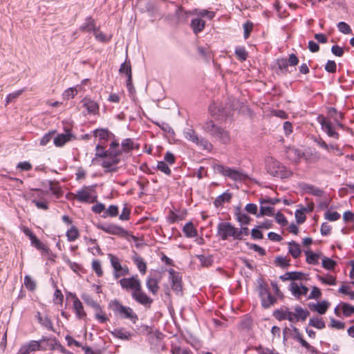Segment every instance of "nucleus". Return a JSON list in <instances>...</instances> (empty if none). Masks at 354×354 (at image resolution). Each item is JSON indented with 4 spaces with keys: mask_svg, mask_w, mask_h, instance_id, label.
I'll return each instance as SVG.
<instances>
[{
    "mask_svg": "<svg viewBox=\"0 0 354 354\" xmlns=\"http://www.w3.org/2000/svg\"><path fill=\"white\" fill-rule=\"evenodd\" d=\"M120 154L121 150L119 147V143L116 141H113L107 150H106L101 144H97L95 147V154L93 162H98L100 161V165L103 167L111 169L120 162Z\"/></svg>",
    "mask_w": 354,
    "mask_h": 354,
    "instance_id": "obj_1",
    "label": "nucleus"
},
{
    "mask_svg": "<svg viewBox=\"0 0 354 354\" xmlns=\"http://www.w3.org/2000/svg\"><path fill=\"white\" fill-rule=\"evenodd\" d=\"M266 167L268 173L274 177L286 178L292 174L283 164L272 157L266 159Z\"/></svg>",
    "mask_w": 354,
    "mask_h": 354,
    "instance_id": "obj_2",
    "label": "nucleus"
},
{
    "mask_svg": "<svg viewBox=\"0 0 354 354\" xmlns=\"http://www.w3.org/2000/svg\"><path fill=\"white\" fill-rule=\"evenodd\" d=\"M241 232L242 230H238V228L228 222H221L217 226V236L223 241L230 238L241 240Z\"/></svg>",
    "mask_w": 354,
    "mask_h": 354,
    "instance_id": "obj_3",
    "label": "nucleus"
},
{
    "mask_svg": "<svg viewBox=\"0 0 354 354\" xmlns=\"http://www.w3.org/2000/svg\"><path fill=\"white\" fill-rule=\"evenodd\" d=\"M109 306L115 315H119L122 318L129 319L133 323H136L138 320V316L132 308L129 306H123L117 300L111 301L109 303Z\"/></svg>",
    "mask_w": 354,
    "mask_h": 354,
    "instance_id": "obj_4",
    "label": "nucleus"
},
{
    "mask_svg": "<svg viewBox=\"0 0 354 354\" xmlns=\"http://www.w3.org/2000/svg\"><path fill=\"white\" fill-rule=\"evenodd\" d=\"M183 135L187 140L196 144L201 149L210 151L213 149L212 145L207 140L198 136L196 131L191 128L185 129Z\"/></svg>",
    "mask_w": 354,
    "mask_h": 354,
    "instance_id": "obj_5",
    "label": "nucleus"
},
{
    "mask_svg": "<svg viewBox=\"0 0 354 354\" xmlns=\"http://www.w3.org/2000/svg\"><path fill=\"white\" fill-rule=\"evenodd\" d=\"M214 169L234 181H243L247 178L245 174L234 167H229L223 165H216L214 166Z\"/></svg>",
    "mask_w": 354,
    "mask_h": 354,
    "instance_id": "obj_6",
    "label": "nucleus"
},
{
    "mask_svg": "<svg viewBox=\"0 0 354 354\" xmlns=\"http://www.w3.org/2000/svg\"><path fill=\"white\" fill-rule=\"evenodd\" d=\"M95 187V185L82 187L74 194L75 198L80 203H89L94 202L95 199V196L93 195Z\"/></svg>",
    "mask_w": 354,
    "mask_h": 354,
    "instance_id": "obj_7",
    "label": "nucleus"
},
{
    "mask_svg": "<svg viewBox=\"0 0 354 354\" xmlns=\"http://www.w3.org/2000/svg\"><path fill=\"white\" fill-rule=\"evenodd\" d=\"M25 235L28 236L31 241V245L40 250L44 255H50V250L35 236V234L27 227L22 229Z\"/></svg>",
    "mask_w": 354,
    "mask_h": 354,
    "instance_id": "obj_8",
    "label": "nucleus"
},
{
    "mask_svg": "<svg viewBox=\"0 0 354 354\" xmlns=\"http://www.w3.org/2000/svg\"><path fill=\"white\" fill-rule=\"evenodd\" d=\"M25 235L28 236L31 241V245L40 250L44 255H50V250L35 236V234L27 227L22 229Z\"/></svg>",
    "mask_w": 354,
    "mask_h": 354,
    "instance_id": "obj_9",
    "label": "nucleus"
},
{
    "mask_svg": "<svg viewBox=\"0 0 354 354\" xmlns=\"http://www.w3.org/2000/svg\"><path fill=\"white\" fill-rule=\"evenodd\" d=\"M119 283L122 289L126 290L136 292L137 290H140V288L142 286L141 281L138 279V275H133L131 277L123 278L119 281Z\"/></svg>",
    "mask_w": 354,
    "mask_h": 354,
    "instance_id": "obj_10",
    "label": "nucleus"
},
{
    "mask_svg": "<svg viewBox=\"0 0 354 354\" xmlns=\"http://www.w3.org/2000/svg\"><path fill=\"white\" fill-rule=\"evenodd\" d=\"M108 257L110 260L111 265L114 270L113 276L115 279L129 274V270L128 267L127 266H122L119 259L116 256L112 254H109Z\"/></svg>",
    "mask_w": 354,
    "mask_h": 354,
    "instance_id": "obj_11",
    "label": "nucleus"
},
{
    "mask_svg": "<svg viewBox=\"0 0 354 354\" xmlns=\"http://www.w3.org/2000/svg\"><path fill=\"white\" fill-rule=\"evenodd\" d=\"M317 121L321 124L322 130L329 137L334 138L335 139L339 138V133L335 131V126L330 120L323 115H319L317 117Z\"/></svg>",
    "mask_w": 354,
    "mask_h": 354,
    "instance_id": "obj_12",
    "label": "nucleus"
},
{
    "mask_svg": "<svg viewBox=\"0 0 354 354\" xmlns=\"http://www.w3.org/2000/svg\"><path fill=\"white\" fill-rule=\"evenodd\" d=\"M97 227L104 232L112 235L123 236L127 234V231L123 227L115 224H98Z\"/></svg>",
    "mask_w": 354,
    "mask_h": 354,
    "instance_id": "obj_13",
    "label": "nucleus"
},
{
    "mask_svg": "<svg viewBox=\"0 0 354 354\" xmlns=\"http://www.w3.org/2000/svg\"><path fill=\"white\" fill-rule=\"evenodd\" d=\"M273 316L279 321L288 319L290 322H295V316L293 312L287 307H281L273 313Z\"/></svg>",
    "mask_w": 354,
    "mask_h": 354,
    "instance_id": "obj_14",
    "label": "nucleus"
},
{
    "mask_svg": "<svg viewBox=\"0 0 354 354\" xmlns=\"http://www.w3.org/2000/svg\"><path fill=\"white\" fill-rule=\"evenodd\" d=\"M289 290L296 299L306 296L308 292V288L301 282H292L289 286Z\"/></svg>",
    "mask_w": 354,
    "mask_h": 354,
    "instance_id": "obj_15",
    "label": "nucleus"
},
{
    "mask_svg": "<svg viewBox=\"0 0 354 354\" xmlns=\"http://www.w3.org/2000/svg\"><path fill=\"white\" fill-rule=\"evenodd\" d=\"M169 274V280L171 282L172 289L178 294L182 290L181 286V277L179 274L176 272L174 269H169L168 270Z\"/></svg>",
    "mask_w": 354,
    "mask_h": 354,
    "instance_id": "obj_16",
    "label": "nucleus"
},
{
    "mask_svg": "<svg viewBox=\"0 0 354 354\" xmlns=\"http://www.w3.org/2000/svg\"><path fill=\"white\" fill-rule=\"evenodd\" d=\"M131 297L137 302L144 306H150L153 302V299L143 292L142 286L140 288V290H137L136 292H132Z\"/></svg>",
    "mask_w": 354,
    "mask_h": 354,
    "instance_id": "obj_17",
    "label": "nucleus"
},
{
    "mask_svg": "<svg viewBox=\"0 0 354 354\" xmlns=\"http://www.w3.org/2000/svg\"><path fill=\"white\" fill-rule=\"evenodd\" d=\"M160 278L149 275L146 279V286L148 290L153 295H156L159 290Z\"/></svg>",
    "mask_w": 354,
    "mask_h": 354,
    "instance_id": "obj_18",
    "label": "nucleus"
},
{
    "mask_svg": "<svg viewBox=\"0 0 354 354\" xmlns=\"http://www.w3.org/2000/svg\"><path fill=\"white\" fill-rule=\"evenodd\" d=\"M83 106L86 109L88 113L95 115L99 112L98 104L89 97H84L82 100Z\"/></svg>",
    "mask_w": 354,
    "mask_h": 354,
    "instance_id": "obj_19",
    "label": "nucleus"
},
{
    "mask_svg": "<svg viewBox=\"0 0 354 354\" xmlns=\"http://www.w3.org/2000/svg\"><path fill=\"white\" fill-rule=\"evenodd\" d=\"M73 137L72 133L67 131L64 133L58 134L53 140L56 147H60L64 146L67 142L70 141Z\"/></svg>",
    "mask_w": 354,
    "mask_h": 354,
    "instance_id": "obj_20",
    "label": "nucleus"
},
{
    "mask_svg": "<svg viewBox=\"0 0 354 354\" xmlns=\"http://www.w3.org/2000/svg\"><path fill=\"white\" fill-rule=\"evenodd\" d=\"M73 306L74 310L75 312L76 316L79 319H82L86 316V313L84 310V307L80 301V300L76 297V295H73Z\"/></svg>",
    "mask_w": 354,
    "mask_h": 354,
    "instance_id": "obj_21",
    "label": "nucleus"
},
{
    "mask_svg": "<svg viewBox=\"0 0 354 354\" xmlns=\"http://www.w3.org/2000/svg\"><path fill=\"white\" fill-rule=\"evenodd\" d=\"M119 72L121 74H124L127 77V86H130L131 85V68L130 65V62L125 61L124 63H122L120 66V68L119 69Z\"/></svg>",
    "mask_w": 354,
    "mask_h": 354,
    "instance_id": "obj_22",
    "label": "nucleus"
},
{
    "mask_svg": "<svg viewBox=\"0 0 354 354\" xmlns=\"http://www.w3.org/2000/svg\"><path fill=\"white\" fill-rule=\"evenodd\" d=\"M235 216L236 221L241 225H245L249 224L250 221V216L240 207H237L235 210Z\"/></svg>",
    "mask_w": 354,
    "mask_h": 354,
    "instance_id": "obj_23",
    "label": "nucleus"
},
{
    "mask_svg": "<svg viewBox=\"0 0 354 354\" xmlns=\"http://www.w3.org/2000/svg\"><path fill=\"white\" fill-rule=\"evenodd\" d=\"M95 137H98L100 140L99 144H102L104 142L108 141L113 134L105 129H96L93 131Z\"/></svg>",
    "mask_w": 354,
    "mask_h": 354,
    "instance_id": "obj_24",
    "label": "nucleus"
},
{
    "mask_svg": "<svg viewBox=\"0 0 354 354\" xmlns=\"http://www.w3.org/2000/svg\"><path fill=\"white\" fill-rule=\"evenodd\" d=\"M213 137L216 138L223 144H227L230 141L229 132L221 127L218 129V131Z\"/></svg>",
    "mask_w": 354,
    "mask_h": 354,
    "instance_id": "obj_25",
    "label": "nucleus"
},
{
    "mask_svg": "<svg viewBox=\"0 0 354 354\" xmlns=\"http://www.w3.org/2000/svg\"><path fill=\"white\" fill-rule=\"evenodd\" d=\"M232 194L228 192H225L216 197L214 202V205L217 208L222 207L225 203L230 202Z\"/></svg>",
    "mask_w": 354,
    "mask_h": 354,
    "instance_id": "obj_26",
    "label": "nucleus"
},
{
    "mask_svg": "<svg viewBox=\"0 0 354 354\" xmlns=\"http://www.w3.org/2000/svg\"><path fill=\"white\" fill-rule=\"evenodd\" d=\"M330 306L329 302L327 301H322L317 304H314L310 306V309L316 311L320 315H324L327 311Z\"/></svg>",
    "mask_w": 354,
    "mask_h": 354,
    "instance_id": "obj_27",
    "label": "nucleus"
},
{
    "mask_svg": "<svg viewBox=\"0 0 354 354\" xmlns=\"http://www.w3.org/2000/svg\"><path fill=\"white\" fill-rule=\"evenodd\" d=\"M219 127H220L216 126L212 120H207L202 127L203 131L212 136L215 135Z\"/></svg>",
    "mask_w": 354,
    "mask_h": 354,
    "instance_id": "obj_28",
    "label": "nucleus"
},
{
    "mask_svg": "<svg viewBox=\"0 0 354 354\" xmlns=\"http://www.w3.org/2000/svg\"><path fill=\"white\" fill-rule=\"evenodd\" d=\"M111 334L116 338L122 340H129L131 337V334L124 328H116L111 331Z\"/></svg>",
    "mask_w": 354,
    "mask_h": 354,
    "instance_id": "obj_29",
    "label": "nucleus"
},
{
    "mask_svg": "<svg viewBox=\"0 0 354 354\" xmlns=\"http://www.w3.org/2000/svg\"><path fill=\"white\" fill-rule=\"evenodd\" d=\"M205 26V21L200 18L193 19L191 21V27L195 34L201 32Z\"/></svg>",
    "mask_w": 354,
    "mask_h": 354,
    "instance_id": "obj_30",
    "label": "nucleus"
},
{
    "mask_svg": "<svg viewBox=\"0 0 354 354\" xmlns=\"http://www.w3.org/2000/svg\"><path fill=\"white\" fill-rule=\"evenodd\" d=\"M317 279L323 284L328 285V286H335L337 284L336 277L327 274L326 275H317Z\"/></svg>",
    "mask_w": 354,
    "mask_h": 354,
    "instance_id": "obj_31",
    "label": "nucleus"
},
{
    "mask_svg": "<svg viewBox=\"0 0 354 354\" xmlns=\"http://www.w3.org/2000/svg\"><path fill=\"white\" fill-rule=\"evenodd\" d=\"M97 28L95 24V21L91 17H88L86 21L80 27V30L88 32H95Z\"/></svg>",
    "mask_w": 354,
    "mask_h": 354,
    "instance_id": "obj_32",
    "label": "nucleus"
},
{
    "mask_svg": "<svg viewBox=\"0 0 354 354\" xmlns=\"http://www.w3.org/2000/svg\"><path fill=\"white\" fill-rule=\"evenodd\" d=\"M183 232L188 238H193L197 236V230L192 222H189L185 225Z\"/></svg>",
    "mask_w": 354,
    "mask_h": 354,
    "instance_id": "obj_33",
    "label": "nucleus"
},
{
    "mask_svg": "<svg viewBox=\"0 0 354 354\" xmlns=\"http://www.w3.org/2000/svg\"><path fill=\"white\" fill-rule=\"evenodd\" d=\"M288 251L295 259L299 257L301 252L299 245L295 241L288 243Z\"/></svg>",
    "mask_w": 354,
    "mask_h": 354,
    "instance_id": "obj_34",
    "label": "nucleus"
},
{
    "mask_svg": "<svg viewBox=\"0 0 354 354\" xmlns=\"http://www.w3.org/2000/svg\"><path fill=\"white\" fill-rule=\"evenodd\" d=\"M288 158L292 161H298L303 156V153L297 149L290 148L287 151Z\"/></svg>",
    "mask_w": 354,
    "mask_h": 354,
    "instance_id": "obj_35",
    "label": "nucleus"
},
{
    "mask_svg": "<svg viewBox=\"0 0 354 354\" xmlns=\"http://www.w3.org/2000/svg\"><path fill=\"white\" fill-rule=\"evenodd\" d=\"M311 210H312V207H310V208L303 207L300 209H297L295 213L297 223L298 224H301V223H304V221H306L305 212H306L308 211H311Z\"/></svg>",
    "mask_w": 354,
    "mask_h": 354,
    "instance_id": "obj_36",
    "label": "nucleus"
},
{
    "mask_svg": "<svg viewBox=\"0 0 354 354\" xmlns=\"http://www.w3.org/2000/svg\"><path fill=\"white\" fill-rule=\"evenodd\" d=\"M301 188L305 192L317 196H319L322 194V191L320 189H319L312 185L304 184L301 186Z\"/></svg>",
    "mask_w": 354,
    "mask_h": 354,
    "instance_id": "obj_37",
    "label": "nucleus"
},
{
    "mask_svg": "<svg viewBox=\"0 0 354 354\" xmlns=\"http://www.w3.org/2000/svg\"><path fill=\"white\" fill-rule=\"evenodd\" d=\"M277 66L280 71V72L283 74L286 75L288 73H289L288 70V64L287 59L286 58H279L276 61Z\"/></svg>",
    "mask_w": 354,
    "mask_h": 354,
    "instance_id": "obj_38",
    "label": "nucleus"
},
{
    "mask_svg": "<svg viewBox=\"0 0 354 354\" xmlns=\"http://www.w3.org/2000/svg\"><path fill=\"white\" fill-rule=\"evenodd\" d=\"M295 311L293 315L295 316V322H297L299 319L305 320L309 314L307 310L303 309L300 306L295 307Z\"/></svg>",
    "mask_w": 354,
    "mask_h": 354,
    "instance_id": "obj_39",
    "label": "nucleus"
},
{
    "mask_svg": "<svg viewBox=\"0 0 354 354\" xmlns=\"http://www.w3.org/2000/svg\"><path fill=\"white\" fill-rule=\"evenodd\" d=\"M261 305L264 308H268L276 302V298L270 292L261 299Z\"/></svg>",
    "mask_w": 354,
    "mask_h": 354,
    "instance_id": "obj_40",
    "label": "nucleus"
},
{
    "mask_svg": "<svg viewBox=\"0 0 354 354\" xmlns=\"http://www.w3.org/2000/svg\"><path fill=\"white\" fill-rule=\"evenodd\" d=\"M133 260L136 263L138 270L140 272V273L145 274L147 271V264L144 261L142 258L136 255L133 257Z\"/></svg>",
    "mask_w": 354,
    "mask_h": 354,
    "instance_id": "obj_41",
    "label": "nucleus"
},
{
    "mask_svg": "<svg viewBox=\"0 0 354 354\" xmlns=\"http://www.w3.org/2000/svg\"><path fill=\"white\" fill-rule=\"evenodd\" d=\"M66 236L67 237V240L72 242L75 241L80 236V233L77 228L75 226L72 225L70 229L67 230Z\"/></svg>",
    "mask_w": 354,
    "mask_h": 354,
    "instance_id": "obj_42",
    "label": "nucleus"
},
{
    "mask_svg": "<svg viewBox=\"0 0 354 354\" xmlns=\"http://www.w3.org/2000/svg\"><path fill=\"white\" fill-rule=\"evenodd\" d=\"M121 147L122 150L125 152L130 151L133 150L135 147H138V146H136L133 140L131 138H126L122 141Z\"/></svg>",
    "mask_w": 354,
    "mask_h": 354,
    "instance_id": "obj_43",
    "label": "nucleus"
},
{
    "mask_svg": "<svg viewBox=\"0 0 354 354\" xmlns=\"http://www.w3.org/2000/svg\"><path fill=\"white\" fill-rule=\"evenodd\" d=\"M80 86H77L75 87H71L68 89H66L63 93V98L65 100H70L73 98L77 93H78V88H80Z\"/></svg>",
    "mask_w": 354,
    "mask_h": 354,
    "instance_id": "obj_44",
    "label": "nucleus"
},
{
    "mask_svg": "<svg viewBox=\"0 0 354 354\" xmlns=\"http://www.w3.org/2000/svg\"><path fill=\"white\" fill-rule=\"evenodd\" d=\"M309 325L317 329H323L326 326L325 323L322 319L317 317L310 318L309 320Z\"/></svg>",
    "mask_w": 354,
    "mask_h": 354,
    "instance_id": "obj_45",
    "label": "nucleus"
},
{
    "mask_svg": "<svg viewBox=\"0 0 354 354\" xmlns=\"http://www.w3.org/2000/svg\"><path fill=\"white\" fill-rule=\"evenodd\" d=\"M258 293L259 297L261 299L265 297L267 294L270 292L268 290V285L265 283L263 281H259V286L257 288Z\"/></svg>",
    "mask_w": 354,
    "mask_h": 354,
    "instance_id": "obj_46",
    "label": "nucleus"
},
{
    "mask_svg": "<svg viewBox=\"0 0 354 354\" xmlns=\"http://www.w3.org/2000/svg\"><path fill=\"white\" fill-rule=\"evenodd\" d=\"M305 254L306 256V261L313 265H315L318 263L319 255L313 252L312 251H305Z\"/></svg>",
    "mask_w": 354,
    "mask_h": 354,
    "instance_id": "obj_47",
    "label": "nucleus"
},
{
    "mask_svg": "<svg viewBox=\"0 0 354 354\" xmlns=\"http://www.w3.org/2000/svg\"><path fill=\"white\" fill-rule=\"evenodd\" d=\"M322 264L323 268H324L325 269L332 270L335 268L336 262L330 258L324 257L322 259Z\"/></svg>",
    "mask_w": 354,
    "mask_h": 354,
    "instance_id": "obj_48",
    "label": "nucleus"
},
{
    "mask_svg": "<svg viewBox=\"0 0 354 354\" xmlns=\"http://www.w3.org/2000/svg\"><path fill=\"white\" fill-rule=\"evenodd\" d=\"M157 169L164 173L166 175L169 176L171 173L170 168L167 162L165 161H159L157 164Z\"/></svg>",
    "mask_w": 354,
    "mask_h": 354,
    "instance_id": "obj_49",
    "label": "nucleus"
},
{
    "mask_svg": "<svg viewBox=\"0 0 354 354\" xmlns=\"http://www.w3.org/2000/svg\"><path fill=\"white\" fill-rule=\"evenodd\" d=\"M92 269L95 272L97 277H102L103 274V270L102 268L101 263L97 259H94L92 261Z\"/></svg>",
    "mask_w": 354,
    "mask_h": 354,
    "instance_id": "obj_50",
    "label": "nucleus"
},
{
    "mask_svg": "<svg viewBox=\"0 0 354 354\" xmlns=\"http://www.w3.org/2000/svg\"><path fill=\"white\" fill-rule=\"evenodd\" d=\"M25 345L30 352L39 351L41 348V341L31 340Z\"/></svg>",
    "mask_w": 354,
    "mask_h": 354,
    "instance_id": "obj_51",
    "label": "nucleus"
},
{
    "mask_svg": "<svg viewBox=\"0 0 354 354\" xmlns=\"http://www.w3.org/2000/svg\"><path fill=\"white\" fill-rule=\"evenodd\" d=\"M118 214V207L116 205H110L108 209L104 212V214L103 216L106 218V216H116Z\"/></svg>",
    "mask_w": 354,
    "mask_h": 354,
    "instance_id": "obj_52",
    "label": "nucleus"
},
{
    "mask_svg": "<svg viewBox=\"0 0 354 354\" xmlns=\"http://www.w3.org/2000/svg\"><path fill=\"white\" fill-rule=\"evenodd\" d=\"M171 352V354H194L189 348H182L178 346H172Z\"/></svg>",
    "mask_w": 354,
    "mask_h": 354,
    "instance_id": "obj_53",
    "label": "nucleus"
},
{
    "mask_svg": "<svg viewBox=\"0 0 354 354\" xmlns=\"http://www.w3.org/2000/svg\"><path fill=\"white\" fill-rule=\"evenodd\" d=\"M324 218L329 221H335L339 219L340 214L337 212L327 210L324 214Z\"/></svg>",
    "mask_w": 354,
    "mask_h": 354,
    "instance_id": "obj_54",
    "label": "nucleus"
},
{
    "mask_svg": "<svg viewBox=\"0 0 354 354\" xmlns=\"http://www.w3.org/2000/svg\"><path fill=\"white\" fill-rule=\"evenodd\" d=\"M342 310L345 317H349L354 314V307L348 304L343 303L342 304Z\"/></svg>",
    "mask_w": 354,
    "mask_h": 354,
    "instance_id": "obj_55",
    "label": "nucleus"
},
{
    "mask_svg": "<svg viewBox=\"0 0 354 354\" xmlns=\"http://www.w3.org/2000/svg\"><path fill=\"white\" fill-rule=\"evenodd\" d=\"M337 26L339 31L343 34H350L352 32V30L349 25L344 21L339 22Z\"/></svg>",
    "mask_w": 354,
    "mask_h": 354,
    "instance_id": "obj_56",
    "label": "nucleus"
},
{
    "mask_svg": "<svg viewBox=\"0 0 354 354\" xmlns=\"http://www.w3.org/2000/svg\"><path fill=\"white\" fill-rule=\"evenodd\" d=\"M194 12L198 16L202 17H207L209 19H213L215 16V13L214 12L209 11L207 10H195Z\"/></svg>",
    "mask_w": 354,
    "mask_h": 354,
    "instance_id": "obj_57",
    "label": "nucleus"
},
{
    "mask_svg": "<svg viewBox=\"0 0 354 354\" xmlns=\"http://www.w3.org/2000/svg\"><path fill=\"white\" fill-rule=\"evenodd\" d=\"M274 213V207L272 206L261 205L260 207V214L272 216Z\"/></svg>",
    "mask_w": 354,
    "mask_h": 354,
    "instance_id": "obj_58",
    "label": "nucleus"
},
{
    "mask_svg": "<svg viewBox=\"0 0 354 354\" xmlns=\"http://www.w3.org/2000/svg\"><path fill=\"white\" fill-rule=\"evenodd\" d=\"M329 326L339 330L344 329L345 328V324L343 322L331 318Z\"/></svg>",
    "mask_w": 354,
    "mask_h": 354,
    "instance_id": "obj_59",
    "label": "nucleus"
},
{
    "mask_svg": "<svg viewBox=\"0 0 354 354\" xmlns=\"http://www.w3.org/2000/svg\"><path fill=\"white\" fill-rule=\"evenodd\" d=\"M235 54L241 60H245L248 57V53L243 47L236 48L235 50Z\"/></svg>",
    "mask_w": 354,
    "mask_h": 354,
    "instance_id": "obj_60",
    "label": "nucleus"
},
{
    "mask_svg": "<svg viewBox=\"0 0 354 354\" xmlns=\"http://www.w3.org/2000/svg\"><path fill=\"white\" fill-rule=\"evenodd\" d=\"M275 221L277 223L282 226H285L288 224V221L286 218L285 216L280 212H278L275 214Z\"/></svg>",
    "mask_w": 354,
    "mask_h": 354,
    "instance_id": "obj_61",
    "label": "nucleus"
},
{
    "mask_svg": "<svg viewBox=\"0 0 354 354\" xmlns=\"http://www.w3.org/2000/svg\"><path fill=\"white\" fill-rule=\"evenodd\" d=\"M24 284L26 287L30 290H33L35 288V281L28 275H26L24 277Z\"/></svg>",
    "mask_w": 354,
    "mask_h": 354,
    "instance_id": "obj_62",
    "label": "nucleus"
},
{
    "mask_svg": "<svg viewBox=\"0 0 354 354\" xmlns=\"http://www.w3.org/2000/svg\"><path fill=\"white\" fill-rule=\"evenodd\" d=\"M253 29V24L250 21H247L243 24L244 38L248 39L250 32Z\"/></svg>",
    "mask_w": 354,
    "mask_h": 354,
    "instance_id": "obj_63",
    "label": "nucleus"
},
{
    "mask_svg": "<svg viewBox=\"0 0 354 354\" xmlns=\"http://www.w3.org/2000/svg\"><path fill=\"white\" fill-rule=\"evenodd\" d=\"M39 322L48 330L53 329L52 322L47 316L43 317L42 319H40V321Z\"/></svg>",
    "mask_w": 354,
    "mask_h": 354,
    "instance_id": "obj_64",
    "label": "nucleus"
}]
</instances>
